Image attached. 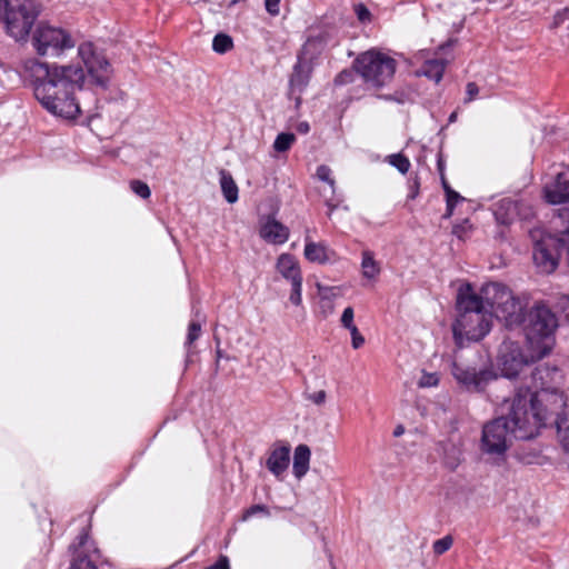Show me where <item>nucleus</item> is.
<instances>
[{
	"label": "nucleus",
	"mask_w": 569,
	"mask_h": 569,
	"mask_svg": "<svg viewBox=\"0 0 569 569\" xmlns=\"http://www.w3.org/2000/svg\"><path fill=\"white\" fill-rule=\"evenodd\" d=\"M77 58L78 62L68 63L29 59L23 64L36 99L48 112L68 120L82 112L77 92L86 88L107 90L113 74L109 59L92 41L78 44Z\"/></svg>",
	"instance_id": "f257e3e1"
},
{
	"label": "nucleus",
	"mask_w": 569,
	"mask_h": 569,
	"mask_svg": "<svg viewBox=\"0 0 569 569\" xmlns=\"http://www.w3.org/2000/svg\"><path fill=\"white\" fill-rule=\"evenodd\" d=\"M531 400L525 396L513 397L508 403V413L487 422L482 428L481 448L490 455H503L511 437L519 440L535 438L541 425V416L528 410Z\"/></svg>",
	"instance_id": "f03ea898"
},
{
	"label": "nucleus",
	"mask_w": 569,
	"mask_h": 569,
	"mask_svg": "<svg viewBox=\"0 0 569 569\" xmlns=\"http://www.w3.org/2000/svg\"><path fill=\"white\" fill-rule=\"evenodd\" d=\"M533 387L519 388L515 397L525 396L530 401L529 411H536L541 416V425H546L549 420L553 421L558 428L566 421L567 399L559 386L562 380V373L557 367L541 365L531 371Z\"/></svg>",
	"instance_id": "7ed1b4c3"
},
{
	"label": "nucleus",
	"mask_w": 569,
	"mask_h": 569,
	"mask_svg": "<svg viewBox=\"0 0 569 569\" xmlns=\"http://www.w3.org/2000/svg\"><path fill=\"white\" fill-rule=\"evenodd\" d=\"M457 318L452 323V335L458 348L463 347V341H479L491 329L492 315L483 299V295H477L470 283L461 286L457 293Z\"/></svg>",
	"instance_id": "20e7f679"
},
{
	"label": "nucleus",
	"mask_w": 569,
	"mask_h": 569,
	"mask_svg": "<svg viewBox=\"0 0 569 569\" xmlns=\"http://www.w3.org/2000/svg\"><path fill=\"white\" fill-rule=\"evenodd\" d=\"M559 219L567 221L568 226L552 234L541 229L530 231L533 241V261L541 272L551 273L556 270L563 249H568L569 241V208H563L559 212Z\"/></svg>",
	"instance_id": "39448f33"
},
{
	"label": "nucleus",
	"mask_w": 569,
	"mask_h": 569,
	"mask_svg": "<svg viewBox=\"0 0 569 569\" xmlns=\"http://www.w3.org/2000/svg\"><path fill=\"white\" fill-rule=\"evenodd\" d=\"M481 293L492 317L503 321L508 329L519 328L528 310L526 301L515 297L505 284L499 282L482 286Z\"/></svg>",
	"instance_id": "423d86ee"
},
{
	"label": "nucleus",
	"mask_w": 569,
	"mask_h": 569,
	"mask_svg": "<svg viewBox=\"0 0 569 569\" xmlns=\"http://www.w3.org/2000/svg\"><path fill=\"white\" fill-rule=\"evenodd\" d=\"M31 44L41 57L60 58L76 47V40L68 30L40 22L31 36Z\"/></svg>",
	"instance_id": "0eeeda50"
},
{
	"label": "nucleus",
	"mask_w": 569,
	"mask_h": 569,
	"mask_svg": "<svg viewBox=\"0 0 569 569\" xmlns=\"http://www.w3.org/2000/svg\"><path fill=\"white\" fill-rule=\"evenodd\" d=\"M36 17L31 0H0V21L17 41L27 38Z\"/></svg>",
	"instance_id": "6e6552de"
},
{
	"label": "nucleus",
	"mask_w": 569,
	"mask_h": 569,
	"mask_svg": "<svg viewBox=\"0 0 569 569\" xmlns=\"http://www.w3.org/2000/svg\"><path fill=\"white\" fill-rule=\"evenodd\" d=\"M557 327L556 315L543 302L529 308L519 325L531 346L550 340Z\"/></svg>",
	"instance_id": "1a4fd4ad"
},
{
	"label": "nucleus",
	"mask_w": 569,
	"mask_h": 569,
	"mask_svg": "<svg viewBox=\"0 0 569 569\" xmlns=\"http://www.w3.org/2000/svg\"><path fill=\"white\" fill-rule=\"evenodd\" d=\"M322 51L320 39H308L301 51L298 53L297 62L293 66L289 79V96L295 98L297 103L301 100V93L307 88L311 78L317 58Z\"/></svg>",
	"instance_id": "9d476101"
},
{
	"label": "nucleus",
	"mask_w": 569,
	"mask_h": 569,
	"mask_svg": "<svg viewBox=\"0 0 569 569\" xmlns=\"http://www.w3.org/2000/svg\"><path fill=\"white\" fill-rule=\"evenodd\" d=\"M353 67L370 89L378 90L391 73V58L379 50L371 49L359 54Z\"/></svg>",
	"instance_id": "9b49d317"
},
{
	"label": "nucleus",
	"mask_w": 569,
	"mask_h": 569,
	"mask_svg": "<svg viewBox=\"0 0 569 569\" xmlns=\"http://www.w3.org/2000/svg\"><path fill=\"white\" fill-rule=\"evenodd\" d=\"M451 375L462 388L471 392H483L487 386L498 379V375L491 366L476 368L452 362Z\"/></svg>",
	"instance_id": "f8f14e48"
},
{
	"label": "nucleus",
	"mask_w": 569,
	"mask_h": 569,
	"mask_svg": "<svg viewBox=\"0 0 569 569\" xmlns=\"http://www.w3.org/2000/svg\"><path fill=\"white\" fill-rule=\"evenodd\" d=\"M316 177L323 182L325 186L330 187V194H328V192H322V201L328 208L327 216L330 218L332 212L342 204L343 194L337 191V183L332 174V170L328 166H319L316 170Z\"/></svg>",
	"instance_id": "ddd939ff"
},
{
	"label": "nucleus",
	"mask_w": 569,
	"mask_h": 569,
	"mask_svg": "<svg viewBox=\"0 0 569 569\" xmlns=\"http://www.w3.org/2000/svg\"><path fill=\"white\" fill-rule=\"evenodd\" d=\"M290 465V447L288 445H274L266 460V468L280 481L284 479Z\"/></svg>",
	"instance_id": "4468645a"
},
{
	"label": "nucleus",
	"mask_w": 569,
	"mask_h": 569,
	"mask_svg": "<svg viewBox=\"0 0 569 569\" xmlns=\"http://www.w3.org/2000/svg\"><path fill=\"white\" fill-rule=\"evenodd\" d=\"M525 203L522 201H515L510 199H502L497 204V209L495 210V218L498 223L509 226L512 223L517 216H520L523 219H527L531 216V208L526 207V212H522V208Z\"/></svg>",
	"instance_id": "2eb2a0df"
},
{
	"label": "nucleus",
	"mask_w": 569,
	"mask_h": 569,
	"mask_svg": "<svg viewBox=\"0 0 569 569\" xmlns=\"http://www.w3.org/2000/svg\"><path fill=\"white\" fill-rule=\"evenodd\" d=\"M260 237L272 244H282L289 238V228L278 221L276 218L268 216L260 223Z\"/></svg>",
	"instance_id": "dca6fc26"
},
{
	"label": "nucleus",
	"mask_w": 569,
	"mask_h": 569,
	"mask_svg": "<svg viewBox=\"0 0 569 569\" xmlns=\"http://www.w3.org/2000/svg\"><path fill=\"white\" fill-rule=\"evenodd\" d=\"M545 199L548 203L559 204L569 201V179L567 174L560 172L556 176V179L545 186L543 188Z\"/></svg>",
	"instance_id": "f3484780"
},
{
	"label": "nucleus",
	"mask_w": 569,
	"mask_h": 569,
	"mask_svg": "<svg viewBox=\"0 0 569 569\" xmlns=\"http://www.w3.org/2000/svg\"><path fill=\"white\" fill-rule=\"evenodd\" d=\"M277 271L290 283L302 281V272L298 260L289 253H282L277 259Z\"/></svg>",
	"instance_id": "a211bd4d"
},
{
	"label": "nucleus",
	"mask_w": 569,
	"mask_h": 569,
	"mask_svg": "<svg viewBox=\"0 0 569 569\" xmlns=\"http://www.w3.org/2000/svg\"><path fill=\"white\" fill-rule=\"evenodd\" d=\"M501 372L507 378L518 377L527 367V361L523 359L519 350H511L500 357Z\"/></svg>",
	"instance_id": "6ab92c4d"
},
{
	"label": "nucleus",
	"mask_w": 569,
	"mask_h": 569,
	"mask_svg": "<svg viewBox=\"0 0 569 569\" xmlns=\"http://www.w3.org/2000/svg\"><path fill=\"white\" fill-rule=\"evenodd\" d=\"M319 295V310L323 318H328L335 312V299L341 296L340 287H329L317 283Z\"/></svg>",
	"instance_id": "aec40b11"
},
{
	"label": "nucleus",
	"mask_w": 569,
	"mask_h": 569,
	"mask_svg": "<svg viewBox=\"0 0 569 569\" xmlns=\"http://www.w3.org/2000/svg\"><path fill=\"white\" fill-rule=\"evenodd\" d=\"M340 325L350 332L353 349L357 350L365 346L366 339L355 323V310L352 307L345 308L340 317Z\"/></svg>",
	"instance_id": "412c9836"
},
{
	"label": "nucleus",
	"mask_w": 569,
	"mask_h": 569,
	"mask_svg": "<svg viewBox=\"0 0 569 569\" xmlns=\"http://www.w3.org/2000/svg\"><path fill=\"white\" fill-rule=\"evenodd\" d=\"M70 549H73L77 552L74 558H87L93 565L96 560L99 558V550L96 547L94 541L89 538V535L86 530H83L78 537V543H73L70 546Z\"/></svg>",
	"instance_id": "4be33fe9"
},
{
	"label": "nucleus",
	"mask_w": 569,
	"mask_h": 569,
	"mask_svg": "<svg viewBox=\"0 0 569 569\" xmlns=\"http://www.w3.org/2000/svg\"><path fill=\"white\" fill-rule=\"evenodd\" d=\"M447 64L448 61L446 59H429L422 63L416 73L417 76H423L430 80H433L436 83H439L443 77Z\"/></svg>",
	"instance_id": "5701e85b"
},
{
	"label": "nucleus",
	"mask_w": 569,
	"mask_h": 569,
	"mask_svg": "<svg viewBox=\"0 0 569 569\" xmlns=\"http://www.w3.org/2000/svg\"><path fill=\"white\" fill-rule=\"evenodd\" d=\"M311 451L307 445H299L293 452L292 472L300 480L309 470Z\"/></svg>",
	"instance_id": "b1692460"
},
{
	"label": "nucleus",
	"mask_w": 569,
	"mask_h": 569,
	"mask_svg": "<svg viewBox=\"0 0 569 569\" xmlns=\"http://www.w3.org/2000/svg\"><path fill=\"white\" fill-rule=\"evenodd\" d=\"M330 251L323 242H313L306 237L305 257L308 261L315 263H326L330 260Z\"/></svg>",
	"instance_id": "393cba45"
},
{
	"label": "nucleus",
	"mask_w": 569,
	"mask_h": 569,
	"mask_svg": "<svg viewBox=\"0 0 569 569\" xmlns=\"http://www.w3.org/2000/svg\"><path fill=\"white\" fill-rule=\"evenodd\" d=\"M220 187L224 199L229 203H234L238 201V186L234 182L232 176L226 170L220 171Z\"/></svg>",
	"instance_id": "a878e982"
},
{
	"label": "nucleus",
	"mask_w": 569,
	"mask_h": 569,
	"mask_svg": "<svg viewBox=\"0 0 569 569\" xmlns=\"http://www.w3.org/2000/svg\"><path fill=\"white\" fill-rule=\"evenodd\" d=\"M233 48V40L227 33H218L212 40V49L219 54L227 53Z\"/></svg>",
	"instance_id": "bb28decb"
},
{
	"label": "nucleus",
	"mask_w": 569,
	"mask_h": 569,
	"mask_svg": "<svg viewBox=\"0 0 569 569\" xmlns=\"http://www.w3.org/2000/svg\"><path fill=\"white\" fill-rule=\"evenodd\" d=\"M361 267L363 276L369 279L375 278L380 270L377 262L368 251L363 252Z\"/></svg>",
	"instance_id": "cd10ccee"
},
{
	"label": "nucleus",
	"mask_w": 569,
	"mask_h": 569,
	"mask_svg": "<svg viewBox=\"0 0 569 569\" xmlns=\"http://www.w3.org/2000/svg\"><path fill=\"white\" fill-rule=\"evenodd\" d=\"M296 141V136L290 132H281L277 136L273 142V149L277 152H286L288 151L293 142Z\"/></svg>",
	"instance_id": "c85d7f7f"
},
{
	"label": "nucleus",
	"mask_w": 569,
	"mask_h": 569,
	"mask_svg": "<svg viewBox=\"0 0 569 569\" xmlns=\"http://www.w3.org/2000/svg\"><path fill=\"white\" fill-rule=\"evenodd\" d=\"M463 200L465 198L460 196L457 191H455L452 188H448L446 192L447 208L443 218H450L453 214V210L457 203Z\"/></svg>",
	"instance_id": "c756f323"
},
{
	"label": "nucleus",
	"mask_w": 569,
	"mask_h": 569,
	"mask_svg": "<svg viewBox=\"0 0 569 569\" xmlns=\"http://www.w3.org/2000/svg\"><path fill=\"white\" fill-rule=\"evenodd\" d=\"M201 335V323L198 320H191L188 326V332L184 345L190 347L194 341L199 339Z\"/></svg>",
	"instance_id": "7c9ffc66"
},
{
	"label": "nucleus",
	"mask_w": 569,
	"mask_h": 569,
	"mask_svg": "<svg viewBox=\"0 0 569 569\" xmlns=\"http://www.w3.org/2000/svg\"><path fill=\"white\" fill-rule=\"evenodd\" d=\"M472 231V224L469 219H465L461 223H457L452 227V233L460 240L469 238Z\"/></svg>",
	"instance_id": "2f4dec72"
},
{
	"label": "nucleus",
	"mask_w": 569,
	"mask_h": 569,
	"mask_svg": "<svg viewBox=\"0 0 569 569\" xmlns=\"http://www.w3.org/2000/svg\"><path fill=\"white\" fill-rule=\"evenodd\" d=\"M452 543H453V539L450 535L436 540L432 545L435 555H437V556L443 555L452 547Z\"/></svg>",
	"instance_id": "473e14b6"
},
{
	"label": "nucleus",
	"mask_w": 569,
	"mask_h": 569,
	"mask_svg": "<svg viewBox=\"0 0 569 569\" xmlns=\"http://www.w3.org/2000/svg\"><path fill=\"white\" fill-rule=\"evenodd\" d=\"M130 189L133 193L142 199H148L151 196L149 186L141 180L130 181Z\"/></svg>",
	"instance_id": "72a5a7b5"
},
{
	"label": "nucleus",
	"mask_w": 569,
	"mask_h": 569,
	"mask_svg": "<svg viewBox=\"0 0 569 569\" xmlns=\"http://www.w3.org/2000/svg\"><path fill=\"white\" fill-rule=\"evenodd\" d=\"M355 14L362 24H368L372 21V14L363 3H356L353 6Z\"/></svg>",
	"instance_id": "f704fd0d"
},
{
	"label": "nucleus",
	"mask_w": 569,
	"mask_h": 569,
	"mask_svg": "<svg viewBox=\"0 0 569 569\" xmlns=\"http://www.w3.org/2000/svg\"><path fill=\"white\" fill-rule=\"evenodd\" d=\"M439 375L437 372H423L418 385L421 388L436 387L439 383Z\"/></svg>",
	"instance_id": "c9c22d12"
},
{
	"label": "nucleus",
	"mask_w": 569,
	"mask_h": 569,
	"mask_svg": "<svg viewBox=\"0 0 569 569\" xmlns=\"http://www.w3.org/2000/svg\"><path fill=\"white\" fill-rule=\"evenodd\" d=\"M566 420H568V419L566 418ZM566 423H567V421L562 422L560 428H558V426L552 420L551 421L549 420L546 425H542V427H547L549 425L555 426L559 433L563 449L569 452V428H566L565 430H562V426Z\"/></svg>",
	"instance_id": "e433bc0d"
},
{
	"label": "nucleus",
	"mask_w": 569,
	"mask_h": 569,
	"mask_svg": "<svg viewBox=\"0 0 569 569\" xmlns=\"http://www.w3.org/2000/svg\"><path fill=\"white\" fill-rule=\"evenodd\" d=\"M289 300L295 306H300L302 303V281L291 283Z\"/></svg>",
	"instance_id": "4c0bfd02"
},
{
	"label": "nucleus",
	"mask_w": 569,
	"mask_h": 569,
	"mask_svg": "<svg viewBox=\"0 0 569 569\" xmlns=\"http://www.w3.org/2000/svg\"><path fill=\"white\" fill-rule=\"evenodd\" d=\"M393 167L397 168L401 173H406L410 168V161L402 153H397L393 154Z\"/></svg>",
	"instance_id": "58836bf2"
},
{
	"label": "nucleus",
	"mask_w": 569,
	"mask_h": 569,
	"mask_svg": "<svg viewBox=\"0 0 569 569\" xmlns=\"http://www.w3.org/2000/svg\"><path fill=\"white\" fill-rule=\"evenodd\" d=\"M305 398L316 406H322L327 400V392L325 390H319L316 392H305Z\"/></svg>",
	"instance_id": "ea45409f"
},
{
	"label": "nucleus",
	"mask_w": 569,
	"mask_h": 569,
	"mask_svg": "<svg viewBox=\"0 0 569 569\" xmlns=\"http://www.w3.org/2000/svg\"><path fill=\"white\" fill-rule=\"evenodd\" d=\"M69 569H97V566L93 565L86 557L84 558H73Z\"/></svg>",
	"instance_id": "a19ab883"
},
{
	"label": "nucleus",
	"mask_w": 569,
	"mask_h": 569,
	"mask_svg": "<svg viewBox=\"0 0 569 569\" xmlns=\"http://www.w3.org/2000/svg\"><path fill=\"white\" fill-rule=\"evenodd\" d=\"M355 73L352 70H342L335 78V83L337 86H343L353 81Z\"/></svg>",
	"instance_id": "79ce46f5"
},
{
	"label": "nucleus",
	"mask_w": 569,
	"mask_h": 569,
	"mask_svg": "<svg viewBox=\"0 0 569 569\" xmlns=\"http://www.w3.org/2000/svg\"><path fill=\"white\" fill-rule=\"evenodd\" d=\"M257 513H264V515H269V510L266 506L263 505H253L251 506L249 509H247L243 513V517L242 519L243 520H247L251 517H253L254 515Z\"/></svg>",
	"instance_id": "37998d69"
},
{
	"label": "nucleus",
	"mask_w": 569,
	"mask_h": 569,
	"mask_svg": "<svg viewBox=\"0 0 569 569\" xmlns=\"http://www.w3.org/2000/svg\"><path fill=\"white\" fill-rule=\"evenodd\" d=\"M479 93V87L476 82H468L466 86L465 103H469L476 99Z\"/></svg>",
	"instance_id": "c03bdc74"
},
{
	"label": "nucleus",
	"mask_w": 569,
	"mask_h": 569,
	"mask_svg": "<svg viewBox=\"0 0 569 569\" xmlns=\"http://www.w3.org/2000/svg\"><path fill=\"white\" fill-rule=\"evenodd\" d=\"M280 1L281 0H264L266 10L270 16L276 17L280 13Z\"/></svg>",
	"instance_id": "a18cd8bd"
},
{
	"label": "nucleus",
	"mask_w": 569,
	"mask_h": 569,
	"mask_svg": "<svg viewBox=\"0 0 569 569\" xmlns=\"http://www.w3.org/2000/svg\"><path fill=\"white\" fill-rule=\"evenodd\" d=\"M408 187H409L408 198L415 199L419 194L420 182H419L418 178L416 177L413 180H409Z\"/></svg>",
	"instance_id": "49530a36"
},
{
	"label": "nucleus",
	"mask_w": 569,
	"mask_h": 569,
	"mask_svg": "<svg viewBox=\"0 0 569 569\" xmlns=\"http://www.w3.org/2000/svg\"><path fill=\"white\" fill-rule=\"evenodd\" d=\"M206 569H230L229 568V558L224 555H221L212 566H210Z\"/></svg>",
	"instance_id": "de8ad7c7"
},
{
	"label": "nucleus",
	"mask_w": 569,
	"mask_h": 569,
	"mask_svg": "<svg viewBox=\"0 0 569 569\" xmlns=\"http://www.w3.org/2000/svg\"><path fill=\"white\" fill-rule=\"evenodd\" d=\"M457 42H458V40H457V39H453V38L448 39L446 42L441 43V44L437 48V50H436L435 54H436V56H438V54H441V53H446V51H447L448 49L453 48V47L456 46V43H457Z\"/></svg>",
	"instance_id": "09e8293b"
},
{
	"label": "nucleus",
	"mask_w": 569,
	"mask_h": 569,
	"mask_svg": "<svg viewBox=\"0 0 569 569\" xmlns=\"http://www.w3.org/2000/svg\"><path fill=\"white\" fill-rule=\"evenodd\" d=\"M563 21H565V13L558 12L553 17V22H552L551 28H558Z\"/></svg>",
	"instance_id": "8fccbe9b"
},
{
	"label": "nucleus",
	"mask_w": 569,
	"mask_h": 569,
	"mask_svg": "<svg viewBox=\"0 0 569 569\" xmlns=\"http://www.w3.org/2000/svg\"><path fill=\"white\" fill-rule=\"evenodd\" d=\"M309 129H310V127H309V123H308V122H301V123H299V126H298V131H299V132H301V133H307V132H309Z\"/></svg>",
	"instance_id": "3c124183"
},
{
	"label": "nucleus",
	"mask_w": 569,
	"mask_h": 569,
	"mask_svg": "<svg viewBox=\"0 0 569 569\" xmlns=\"http://www.w3.org/2000/svg\"><path fill=\"white\" fill-rule=\"evenodd\" d=\"M440 179H441L442 188H443L445 193H446V192H447V190H448V188H451V187H450V184H449V182H448V180H447V178H446L445 173H441V174H440Z\"/></svg>",
	"instance_id": "603ef678"
},
{
	"label": "nucleus",
	"mask_w": 569,
	"mask_h": 569,
	"mask_svg": "<svg viewBox=\"0 0 569 569\" xmlns=\"http://www.w3.org/2000/svg\"><path fill=\"white\" fill-rule=\"evenodd\" d=\"M437 167H438V171H439L440 174L445 173L443 172V170H445V162H443L441 157L438 158Z\"/></svg>",
	"instance_id": "864d4df0"
},
{
	"label": "nucleus",
	"mask_w": 569,
	"mask_h": 569,
	"mask_svg": "<svg viewBox=\"0 0 569 569\" xmlns=\"http://www.w3.org/2000/svg\"><path fill=\"white\" fill-rule=\"evenodd\" d=\"M405 431V428L403 426L399 425L396 427V429H393V436L395 437H398V436H401Z\"/></svg>",
	"instance_id": "5fc2aeb1"
},
{
	"label": "nucleus",
	"mask_w": 569,
	"mask_h": 569,
	"mask_svg": "<svg viewBox=\"0 0 569 569\" xmlns=\"http://www.w3.org/2000/svg\"><path fill=\"white\" fill-rule=\"evenodd\" d=\"M322 192H328V194H330V187L329 186H323L321 188H319V196L322 198Z\"/></svg>",
	"instance_id": "6e6d98bb"
},
{
	"label": "nucleus",
	"mask_w": 569,
	"mask_h": 569,
	"mask_svg": "<svg viewBox=\"0 0 569 569\" xmlns=\"http://www.w3.org/2000/svg\"><path fill=\"white\" fill-rule=\"evenodd\" d=\"M446 465L448 466V468L450 470H455L457 468V466H458V462H456V461H446Z\"/></svg>",
	"instance_id": "4d7b16f0"
},
{
	"label": "nucleus",
	"mask_w": 569,
	"mask_h": 569,
	"mask_svg": "<svg viewBox=\"0 0 569 569\" xmlns=\"http://www.w3.org/2000/svg\"><path fill=\"white\" fill-rule=\"evenodd\" d=\"M457 118V112H452L449 117V122H453Z\"/></svg>",
	"instance_id": "13d9d810"
},
{
	"label": "nucleus",
	"mask_w": 569,
	"mask_h": 569,
	"mask_svg": "<svg viewBox=\"0 0 569 569\" xmlns=\"http://www.w3.org/2000/svg\"><path fill=\"white\" fill-rule=\"evenodd\" d=\"M385 160L391 163V156H387Z\"/></svg>",
	"instance_id": "bf43d9fd"
},
{
	"label": "nucleus",
	"mask_w": 569,
	"mask_h": 569,
	"mask_svg": "<svg viewBox=\"0 0 569 569\" xmlns=\"http://www.w3.org/2000/svg\"><path fill=\"white\" fill-rule=\"evenodd\" d=\"M566 317L569 319V307L566 309Z\"/></svg>",
	"instance_id": "052dcab7"
}]
</instances>
